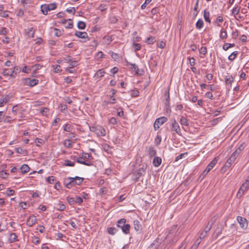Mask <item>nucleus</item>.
Masks as SVG:
<instances>
[{"label":"nucleus","mask_w":249,"mask_h":249,"mask_svg":"<svg viewBox=\"0 0 249 249\" xmlns=\"http://www.w3.org/2000/svg\"><path fill=\"white\" fill-rule=\"evenodd\" d=\"M66 209L65 205L62 203V202L59 201L57 204H56V209L60 211H64Z\"/></svg>","instance_id":"c85d7f7f"},{"label":"nucleus","mask_w":249,"mask_h":249,"mask_svg":"<svg viewBox=\"0 0 249 249\" xmlns=\"http://www.w3.org/2000/svg\"><path fill=\"white\" fill-rule=\"evenodd\" d=\"M209 16H210V13H209V11L207 10H205L204 11V19L205 20L210 23H211V19L209 18Z\"/></svg>","instance_id":"c756f323"},{"label":"nucleus","mask_w":249,"mask_h":249,"mask_svg":"<svg viewBox=\"0 0 249 249\" xmlns=\"http://www.w3.org/2000/svg\"><path fill=\"white\" fill-rule=\"evenodd\" d=\"M217 160L218 159H217V158H215L212 161H211L206 168L207 171L210 172L215 165L217 162Z\"/></svg>","instance_id":"dca6fc26"},{"label":"nucleus","mask_w":249,"mask_h":249,"mask_svg":"<svg viewBox=\"0 0 249 249\" xmlns=\"http://www.w3.org/2000/svg\"><path fill=\"white\" fill-rule=\"evenodd\" d=\"M241 9V7L238 5H236L234 6V7L231 10V13L234 16H235L237 15L239 13Z\"/></svg>","instance_id":"4be33fe9"},{"label":"nucleus","mask_w":249,"mask_h":249,"mask_svg":"<svg viewBox=\"0 0 249 249\" xmlns=\"http://www.w3.org/2000/svg\"><path fill=\"white\" fill-rule=\"evenodd\" d=\"M201 242V241H200L199 239H197L190 249H197Z\"/></svg>","instance_id":"ea45409f"},{"label":"nucleus","mask_w":249,"mask_h":249,"mask_svg":"<svg viewBox=\"0 0 249 249\" xmlns=\"http://www.w3.org/2000/svg\"><path fill=\"white\" fill-rule=\"evenodd\" d=\"M21 172L22 174L28 173L30 170V167L26 164H23L20 167Z\"/></svg>","instance_id":"393cba45"},{"label":"nucleus","mask_w":249,"mask_h":249,"mask_svg":"<svg viewBox=\"0 0 249 249\" xmlns=\"http://www.w3.org/2000/svg\"><path fill=\"white\" fill-rule=\"evenodd\" d=\"M118 229L115 227H109L107 229L108 234L113 235L118 231Z\"/></svg>","instance_id":"b1692460"},{"label":"nucleus","mask_w":249,"mask_h":249,"mask_svg":"<svg viewBox=\"0 0 249 249\" xmlns=\"http://www.w3.org/2000/svg\"><path fill=\"white\" fill-rule=\"evenodd\" d=\"M223 230V227L222 225L217 226V228H216L215 231H214V234L215 235V237H217L219 235H220L222 231Z\"/></svg>","instance_id":"a878e982"},{"label":"nucleus","mask_w":249,"mask_h":249,"mask_svg":"<svg viewBox=\"0 0 249 249\" xmlns=\"http://www.w3.org/2000/svg\"><path fill=\"white\" fill-rule=\"evenodd\" d=\"M105 73H106V72L104 70V69H101L97 71V72L95 74V76L98 77V78H101L104 75Z\"/></svg>","instance_id":"2f4dec72"},{"label":"nucleus","mask_w":249,"mask_h":249,"mask_svg":"<svg viewBox=\"0 0 249 249\" xmlns=\"http://www.w3.org/2000/svg\"><path fill=\"white\" fill-rule=\"evenodd\" d=\"M235 46L234 43H225L223 46V49L225 51L228 50L229 48L233 47Z\"/></svg>","instance_id":"f704fd0d"},{"label":"nucleus","mask_w":249,"mask_h":249,"mask_svg":"<svg viewBox=\"0 0 249 249\" xmlns=\"http://www.w3.org/2000/svg\"><path fill=\"white\" fill-rule=\"evenodd\" d=\"M64 184L68 188H71L73 186L77 185V181L75 177L71 178L69 177L66 178L64 180Z\"/></svg>","instance_id":"39448f33"},{"label":"nucleus","mask_w":249,"mask_h":249,"mask_svg":"<svg viewBox=\"0 0 249 249\" xmlns=\"http://www.w3.org/2000/svg\"><path fill=\"white\" fill-rule=\"evenodd\" d=\"M161 138L159 135H157L155 139V143L156 145H159L161 142Z\"/></svg>","instance_id":"864d4df0"},{"label":"nucleus","mask_w":249,"mask_h":249,"mask_svg":"<svg viewBox=\"0 0 249 249\" xmlns=\"http://www.w3.org/2000/svg\"><path fill=\"white\" fill-rule=\"evenodd\" d=\"M249 188V176L247 177V179H246V181L244 182L242 185V189H248Z\"/></svg>","instance_id":"473e14b6"},{"label":"nucleus","mask_w":249,"mask_h":249,"mask_svg":"<svg viewBox=\"0 0 249 249\" xmlns=\"http://www.w3.org/2000/svg\"><path fill=\"white\" fill-rule=\"evenodd\" d=\"M238 54V52L235 51L232 53L228 57V59L230 61H233L235 58L236 57Z\"/></svg>","instance_id":"c9c22d12"},{"label":"nucleus","mask_w":249,"mask_h":249,"mask_svg":"<svg viewBox=\"0 0 249 249\" xmlns=\"http://www.w3.org/2000/svg\"><path fill=\"white\" fill-rule=\"evenodd\" d=\"M147 169L146 165H143L142 167L137 170L135 172L133 173L132 178L136 182L138 181L139 178L141 176H143L145 173Z\"/></svg>","instance_id":"f03ea898"},{"label":"nucleus","mask_w":249,"mask_h":249,"mask_svg":"<svg viewBox=\"0 0 249 249\" xmlns=\"http://www.w3.org/2000/svg\"><path fill=\"white\" fill-rule=\"evenodd\" d=\"M159 247V245L156 244L155 243H152L148 247L147 249H158Z\"/></svg>","instance_id":"8fccbe9b"},{"label":"nucleus","mask_w":249,"mask_h":249,"mask_svg":"<svg viewBox=\"0 0 249 249\" xmlns=\"http://www.w3.org/2000/svg\"><path fill=\"white\" fill-rule=\"evenodd\" d=\"M55 180V178L53 176L49 177L47 178V181L48 183L53 184Z\"/></svg>","instance_id":"0e129e2a"},{"label":"nucleus","mask_w":249,"mask_h":249,"mask_svg":"<svg viewBox=\"0 0 249 249\" xmlns=\"http://www.w3.org/2000/svg\"><path fill=\"white\" fill-rule=\"evenodd\" d=\"M37 221V219L34 216H30L26 220L27 225L29 227H32L34 225Z\"/></svg>","instance_id":"2eb2a0df"},{"label":"nucleus","mask_w":249,"mask_h":249,"mask_svg":"<svg viewBox=\"0 0 249 249\" xmlns=\"http://www.w3.org/2000/svg\"><path fill=\"white\" fill-rule=\"evenodd\" d=\"M203 25H204V22H203V20L201 19H199L196 23V28L197 29H200L203 27Z\"/></svg>","instance_id":"e433bc0d"},{"label":"nucleus","mask_w":249,"mask_h":249,"mask_svg":"<svg viewBox=\"0 0 249 249\" xmlns=\"http://www.w3.org/2000/svg\"><path fill=\"white\" fill-rule=\"evenodd\" d=\"M109 54H111V56L113 59L115 60H116L119 58V55L118 53H115L113 52H111L109 53Z\"/></svg>","instance_id":"bf43d9fd"},{"label":"nucleus","mask_w":249,"mask_h":249,"mask_svg":"<svg viewBox=\"0 0 249 249\" xmlns=\"http://www.w3.org/2000/svg\"><path fill=\"white\" fill-rule=\"evenodd\" d=\"M74 36L83 39V40L81 41L82 42H86L87 40H89L88 34L85 32L76 31Z\"/></svg>","instance_id":"1a4fd4ad"},{"label":"nucleus","mask_w":249,"mask_h":249,"mask_svg":"<svg viewBox=\"0 0 249 249\" xmlns=\"http://www.w3.org/2000/svg\"><path fill=\"white\" fill-rule=\"evenodd\" d=\"M207 52V49L206 47H202L199 50L200 53L203 54V55H205Z\"/></svg>","instance_id":"13d9d810"},{"label":"nucleus","mask_w":249,"mask_h":249,"mask_svg":"<svg viewBox=\"0 0 249 249\" xmlns=\"http://www.w3.org/2000/svg\"><path fill=\"white\" fill-rule=\"evenodd\" d=\"M152 0H145L144 3L141 5V9H144L146 8V5L151 2Z\"/></svg>","instance_id":"e2e57ef3"},{"label":"nucleus","mask_w":249,"mask_h":249,"mask_svg":"<svg viewBox=\"0 0 249 249\" xmlns=\"http://www.w3.org/2000/svg\"><path fill=\"white\" fill-rule=\"evenodd\" d=\"M75 179L77 181V185H80L81 184H82L84 179V178H80L77 176L75 177Z\"/></svg>","instance_id":"603ef678"},{"label":"nucleus","mask_w":249,"mask_h":249,"mask_svg":"<svg viewBox=\"0 0 249 249\" xmlns=\"http://www.w3.org/2000/svg\"><path fill=\"white\" fill-rule=\"evenodd\" d=\"M167 121V118L165 117H161L157 118L154 124V129L155 130H158L160 128V125L163 124Z\"/></svg>","instance_id":"0eeeda50"},{"label":"nucleus","mask_w":249,"mask_h":249,"mask_svg":"<svg viewBox=\"0 0 249 249\" xmlns=\"http://www.w3.org/2000/svg\"><path fill=\"white\" fill-rule=\"evenodd\" d=\"M8 175H9V174L4 171H1L0 172V177L3 178L5 179V178H7Z\"/></svg>","instance_id":"5fc2aeb1"},{"label":"nucleus","mask_w":249,"mask_h":249,"mask_svg":"<svg viewBox=\"0 0 249 249\" xmlns=\"http://www.w3.org/2000/svg\"><path fill=\"white\" fill-rule=\"evenodd\" d=\"M77 65V62L76 60L71 61L70 63V67L71 68H73L76 66Z\"/></svg>","instance_id":"774afa93"},{"label":"nucleus","mask_w":249,"mask_h":249,"mask_svg":"<svg viewBox=\"0 0 249 249\" xmlns=\"http://www.w3.org/2000/svg\"><path fill=\"white\" fill-rule=\"evenodd\" d=\"M55 33L54 35L56 36H61V31L60 29L54 28Z\"/></svg>","instance_id":"338daca9"},{"label":"nucleus","mask_w":249,"mask_h":249,"mask_svg":"<svg viewBox=\"0 0 249 249\" xmlns=\"http://www.w3.org/2000/svg\"><path fill=\"white\" fill-rule=\"evenodd\" d=\"M179 123L182 125H189L188 120L186 118L183 117V116H181V117L180 118Z\"/></svg>","instance_id":"aec40b11"},{"label":"nucleus","mask_w":249,"mask_h":249,"mask_svg":"<svg viewBox=\"0 0 249 249\" xmlns=\"http://www.w3.org/2000/svg\"><path fill=\"white\" fill-rule=\"evenodd\" d=\"M10 100L9 95H6L3 98H0V107H2L5 104L8 103Z\"/></svg>","instance_id":"f3484780"},{"label":"nucleus","mask_w":249,"mask_h":249,"mask_svg":"<svg viewBox=\"0 0 249 249\" xmlns=\"http://www.w3.org/2000/svg\"><path fill=\"white\" fill-rule=\"evenodd\" d=\"M234 78L232 75H228L225 77V82L227 85V89H230L231 87V84L233 82Z\"/></svg>","instance_id":"9b49d317"},{"label":"nucleus","mask_w":249,"mask_h":249,"mask_svg":"<svg viewBox=\"0 0 249 249\" xmlns=\"http://www.w3.org/2000/svg\"><path fill=\"white\" fill-rule=\"evenodd\" d=\"M157 154V151L153 146H150L148 150V155L150 157L155 156Z\"/></svg>","instance_id":"cd10ccee"},{"label":"nucleus","mask_w":249,"mask_h":249,"mask_svg":"<svg viewBox=\"0 0 249 249\" xmlns=\"http://www.w3.org/2000/svg\"><path fill=\"white\" fill-rule=\"evenodd\" d=\"M38 82H39V81L38 79H32L30 78L29 86H30L31 87H34V86L36 85L37 84H38Z\"/></svg>","instance_id":"72a5a7b5"},{"label":"nucleus","mask_w":249,"mask_h":249,"mask_svg":"<svg viewBox=\"0 0 249 249\" xmlns=\"http://www.w3.org/2000/svg\"><path fill=\"white\" fill-rule=\"evenodd\" d=\"M171 129L172 131H175L178 135H181V130L180 126L177 122V121L175 119L171 120Z\"/></svg>","instance_id":"423d86ee"},{"label":"nucleus","mask_w":249,"mask_h":249,"mask_svg":"<svg viewBox=\"0 0 249 249\" xmlns=\"http://www.w3.org/2000/svg\"><path fill=\"white\" fill-rule=\"evenodd\" d=\"M220 37L221 39H225L227 37V33L225 30H221L220 34Z\"/></svg>","instance_id":"a18cd8bd"},{"label":"nucleus","mask_w":249,"mask_h":249,"mask_svg":"<svg viewBox=\"0 0 249 249\" xmlns=\"http://www.w3.org/2000/svg\"><path fill=\"white\" fill-rule=\"evenodd\" d=\"M161 163V159L159 157H155L153 160V164L156 167H159Z\"/></svg>","instance_id":"6ab92c4d"},{"label":"nucleus","mask_w":249,"mask_h":249,"mask_svg":"<svg viewBox=\"0 0 249 249\" xmlns=\"http://www.w3.org/2000/svg\"><path fill=\"white\" fill-rule=\"evenodd\" d=\"M18 236L15 233H11L9 235V241L10 243H13L18 240Z\"/></svg>","instance_id":"5701e85b"},{"label":"nucleus","mask_w":249,"mask_h":249,"mask_svg":"<svg viewBox=\"0 0 249 249\" xmlns=\"http://www.w3.org/2000/svg\"><path fill=\"white\" fill-rule=\"evenodd\" d=\"M246 146V144L245 142H242L239 145L238 148L235 150V151L233 153L238 157L240 153L241 152V151L245 149Z\"/></svg>","instance_id":"4468645a"},{"label":"nucleus","mask_w":249,"mask_h":249,"mask_svg":"<svg viewBox=\"0 0 249 249\" xmlns=\"http://www.w3.org/2000/svg\"><path fill=\"white\" fill-rule=\"evenodd\" d=\"M13 72H15V75H17L21 71V68L19 66H16L13 68Z\"/></svg>","instance_id":"c03bdc74"},{"label":"nucleus","mask_w":249,"mask_h":249,"mask_svg":"<svg viewBox=\"0 0 249 249\" xmlns=\"http://www.w3.org/2000/svg\"><path fill=\"white\" fill-rule=\"evenodd\" d=\"M237 220L241 228L243 229H247L248 226V222L245 218L238 216L237 217Z\"/></svg>","instance_id":"6e6552de"},{"label":"nucleus","mask_w":249,"mask_h":249,"mask_svg":"<svg viewBox=\"0 0 249 249\" xmlns=\"http://www.w3.org/2000/svg\"><path fill=\"white\" fill-rule=\"evenodd\" d=\"M75 165L74 162L71 161L69 160H66L64 161V165L65 166H71L73 167Z\"/></svg>","instance_id":"58836bf2"},{"label":"nucleus","mask_w":249,"mask_h":249,"mask_svg":"<svg viewBox=\"0 0 249 249\" xmlns=\"http://www.w3.org/2000/svg\"><path fill=\"white\" fill-rule=\"evenodd\" d=\"M241 188H242V186L240 187L239 190H238V192H237V197H238V198H240L242 195H243L244 193V191L246 190V189H242L241 190Z\"/></svg>","instance_id":"09e8293b"},{"label":"nucleus","mask_w":249,"mask_h":249,"mask_svg":"<svg viewBox=\"0 0 249 249\" xmlns=\"http://www.w3.org/2000/svg\"><path fill=\"white\" fill-rule=\"evenodd\" d=\"M166 45V43L163 41H161L160 42H158L157 46L158 47H159L161 49H163Z\"/></svg>","instance_id":"6e6d98bb"},{"label":"nucleus","mask_w":249,"mask_h":249,"mask_svg":"<svg viewBox=\"0 0 249 249\" xmlns=\"http://www.w3.org/2000/svg\"><path fill=\"white\" fill-rule=\"evenodd\" d=\"M86 23L82 21H80L77 23V27L79 29L83 30L86 28Z\"/></svg>","instance_id":"a19ab883"},{"label":"nucleus","mask_w":249,"mask_h":249,"mask_svg":"<svg viewBox=\"0 0 249 249\" xmlns=\"http://www.w3.org/2000/svg\"><path fill=\"white\" fill-rule=\"evenodd\" d=\"M177 225H173L170 229L168 230V231H166L165 232V234L166 235V236L165 237L164 239H166L168 237H169L170 234H174L177 232Z\"/></svg>","instance_id":"f8f14e48"},{"label":"nucleus","mask_w":249,"mask_h":249,"mask_svg":"<svg viewBox=\"0 0 249 249\" xmlns=\"http://www.w3.org/2000/svg\"><path fill=\"white\" fill-rule=\"evenodd\" d=\"M205 97L211 100L214 99L213 94L211 91H208L206 92L205 94Z\"/></svg>","instance_id":"3c124183"},{"label":"nucleus","mask_w":249,"mask_h":249,"mask_svg":"<svg viewBox=\"0 0 249 249\" xmlns=\"http://www.w3.org/2000/svg\"><path fill=\"white\" fill-rule=\"evenodd\" d=\"M15 191L13 189H10V188H8L6 193H5L8 196H12L14 194Z\"/></svg>","instance_id":"49530a36"},{"label":"nucleus","mask_w":249,"mask_h":249,"mask_svg":"<svg viewBox=\"0 0 249 249\" xmlns=\"http://www.w3.org/2000/svg\"><path fill=\"white\" fill-rule=\"evenodd\" d=\"M132 46L134 48V51L135 52L140 50L142 47V46L140 44L136 43H133Z\"/></svg>","instance_id":"37998d69"},{"label":"nucleus","mask_w":249,"mask_h":249,"mask_svg":"<svg viewBox=\"0 0 249 249\" xmlns=\"http://www.w3.org/2000/svg\"><path fill=\"white\" fill-rule=\"evenodd\" d=\"M126 219L123 218L117 221L116 225L118 228L122 230L124 233L128 234L129 233L131 227L129 224H126Z\"/></svg>","instance_id":"f257e3e1"},{"label":"nucleus","mask_w":249,"mask_h":249,"mask_svg":"<svg viewBox=\"0 0 249 249\" xmlns=\"http://www.w3.org/2000/svg\"><path fill=\"white\" fill-rule=\"evenodd\" d=\"M8 33L7 29L5 27H2L0 31V35H6Z\"/></svg>","instance_id":"052dcab7"},{"label":"nucleus","mask_w":249,"mask_h":249,"mask_svg":"<svg viewBox=\"0 0 249 249\" xmlns=\"http://www.w3.org/2000/svg\"><path fill=\"white\" fill-rule=\"evenodd\" d=\"M135 230L137 231H140L142 230V226L138 220H135L133 222Z\"/></svg>","instance_id":"a211bd4d"},{"label":"nucleus","mask_w":249,"mask_h":249,"mask_svg":"<svg viewBox=\"0 0 249 249\" xmlns=\"http://www.w3.org/2000/svg\"><path fill=\"white\" fill-rule=\"evenodd\" d=\"M166 102L165 103V106L168 109L170 107V95H169V89H168V91L165 93Z\"/></svg>","instance_id":"412c9836"},{"label":"nucleus","mask_w":249,"mask_h":249,"mask_svg":"<svg viewBox=\"0 0 249 249\" xmlns=\"http://www.w3.org/2000/svg\"><path fill=\"white\" fill-rule=\"evenodd\" d=\"M156 41V37L155 36H150L146 38L145 42L148 44H153Z\"/></svg>","instance_id":"bb28decb"},{"label":"nucleus","mask_w":249,"mask_h":249,"mask_svg":"<svg viewBox=\"0 0 249 249\" xmlns=\"http://www.w3.org/2000/svg\"><path fill=\"white\" fill-rule=\"evenodd\" d=\"M89 130L95 133L99 137L104 136L106 134L105 129L100 125L90 126Z\"/></svg>","instance_id":"7ed1b4c3"},{"label":"nucleus","mask_w":249,"mask_h":249,"mask_svg":"<svg viewBox=\"0 0 249 249\" xmlns=\"http://www.w3.org/2000/svg\"><path fill=\"white\" fill-rule=\"evenodd\" d=\"M214 222H215V220H213L212 221V223L210 224V226H208V225H207L204 230V232H205L206 233H207L212 229L213 226V224H214Z\"/></svg>","instance_id":"4c0bfd02"},{"label":"nucleus","mask_w":249,"mask_h":249,"mask_svg":"<svg viewBox=\"0 0 249 249\" xmlns=\"http://www.w3.org/2000/svg\"><path fill=\"white\" fill-rule=\"evenodd\" d=\"M56 7L57 5L55 3L43 4L41 6V11L44 15H46L49 11L54 10Z\"/></svg>","instance_id":"20e7f679"},{"label":"nucleus","mask_w":249,"mask_h":249,"mask_svg":"<svg viewBox=\"0 0 249 249\" xmlns=\"http://www.w3.org/2000/svg\"><path fill=\"white\" fill-rule=\"evenodd\" d=\"M77 162L89 166L93 165V164L91 161L89 160H85L84 156L78 157Z\"/></svg>","instance_id":"ddd939ff"},{"label":"nucleus","mask_w":249,"mask_h":249,"mask_svg":"<svg viewBox=\"0 0 249 249\" xmlns=\"http://www.w3.org/2000/svg\"><path fill=\"white\" fill-rule=\"evenodd\" d=\"M66 200L69 203V204L71 205H73L75 203V201L74 198L71 197L70 196H67L66 197Z\"/></svg>","instance_id":"79ce46f5"},{"label":"nucleus","mask_w":249,"mask_h":249,"mask_svg":"<svg viewBox=\"0 0 249 249\" xmlns=\"http://www.w3.org/2000/svg\"><path fill=\"white\" fill-rule=\"evenodd\" d=\"M19 205L22 209H26L29 206V204L26 202H21L19 203Z\"/></svg>","instance_id":"de8ad7c7"},{"label":"nucleus","mask_w":249,"mask_h":249,"mask_svg":"<svg viewBox=\"0 0 249 249\" xmlns=\"http://www.w3.org/2000/svg\"><path fill=\"white\" fill-rule=\"evenodd\" d=\"M237 157V156H236L235 154H234L232 153V154L231 155L230 158L226 162L223 168L225 169H226L227 168H229L234 162Z\"/></svg>","instance_id":"9d476101"},{"label":"nucleus","mask_w":249,"mask_h":249,"mask_svg":"<svg viewBox=\"0 0 249 249\" xmlns=\"http://www.w3.org/2000/svg\"><path fill=\"white\" fill-rule=\"evenodd\" d=\"M116 99L115 98L112 97V96H111L110 98V100L109 101H108L107 103V104H114L116 103Z\"/></svg>","instance_id":"69168bd1"},{"label":"nucleus","mask_w":249,"mask_h":249,"mask_svg":"<svg viewBox=\"0 0 249 249\" xmlns=\"http://www.w3.org/2000/svg\"><path fill=\"white\" fill-rule=\"evenodd\" d=\"M63 127L64 130L67 132H71L73 129V125L69 124H65Z\"/></svg>","instance_id":"7c9ffc66"},{"label":"nucleus","mask_w":249,"mask_h":249,"mask_svg":"<svg viewBox=\"0 0 249 249\" xmlns=\"http://www.w3.org/2000/svg\"><path fill=\"white\" fill-rule=\"evenodd\" d=\"M83 156L84 157L85 160H88L93 159L92 156L90 154L85 153V155Z\"/></svg>","instance_id":"680f3d73"},{"label":"nucleus","mask_w":249,"mask_h":249,"mask_svg":"<svg viewBox=\"0 0 249 249\" xmlns=\"http://www.w3.org/2000/svg\"><path fill=\"white\" fill-rule=\"evenodd\" d=\"M223 17L222 16H219L217 17V18H216L215 23L217 24V26H220L219 23H221L223 22Z\"/></svg>","instance_id":"4d7b16f0"}]
</instances>
